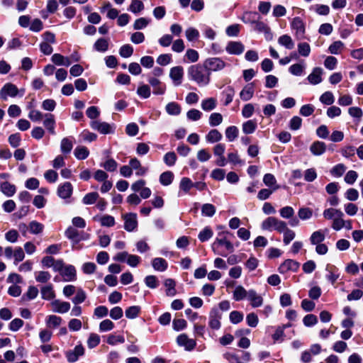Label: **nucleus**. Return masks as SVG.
Segmentation results:
<instances>
[{"instance_id": "nucleus-61", "label": "nucleus", "mask_w": 363, "mask_h": 363, "mask_svg": "<svg viewBox=\"0 0 363 363\" xmlns=\"http://www.w3.org/2000/svg\"><path fill=\"white\" fill-rule=\"evenodd\" d=\"M284 233V238H283V242L284 243V245H288L291 241H292L294 238H295V233L289 229L287 226H286V229L284 230V232H282Z\"/></svg>"}, {"instance_id": "nucleus-3", "label": "nucleus", "mask_w": 363, "mask_h": 363, "mask_svg": "<svg viewBox=\"0 0 363 363\" xmlns=\"http://www.w3.org/2000/svg\"><path fill=\"white\" fill-rule=\"evenodd\" d=\"M286 223L275 217H268L262 221L261 227L264 230H277L281 233L286 229Z\"/></svg>"}, {"instance_id": "nucleus-60", "label": "nucleus", "mask_w": 363, "mask_h": 363, "mask_svg": "<svg viewBox=\"0 0 363 363\" xmlns=\"http://www.w3.org/2000/svg\"><path fill=\"white\" fill-rule=\"evenodd\" d=\"M304 69L305 66L303 65H301L300 63H296L292 65L289 67V72L293 75L301 76L303 74Z\"/></svg>"}, {"instance_id": "nucleus-9", "label": "nucleus", "mask_w": 363, "mask_h": 363, "mask_svg": "<svg viewBox=\"0 0 363 363\" xmlns=\"http://www.w3.org/2000/svg\"><path fill=\"white\" fill-rule=\"evenodd\" d=\"M84 348L82 345H77L73 350H68L65 352V356L69 362H75L79 357L84 355Z\"/></svg>"}, {"instance_id": "nucleus-6", "label": "nucleus", "mask_w": 363, "mask_h": 363, "mask_svg": "<svg viewBox=\"0 0 363 363\" xmlns=\"http://www.w3.org/2000/svg\"><path fill=\"white\" fill-rule=\"evenodd\" d=\"M65 236L72 242V247L76 248L75 245L81 240H84V234L80 233L72 226L67 228L65 232Z\"/></svg>"}, {"instance_id": "nucleus-34", "label": "nucleus", "mask_w": 363, "mask_h": 363, "mask_svg": "<svg viewBox=\"0 0 363 363\" xmlns=\"http://www.w3.org/2000/svg\"><path fill=\"white\" fill-rule=\"evenodd\" d=\"M217 105L216 99L214 98H208L201 102V108L205 111H210L213 110Z\"/></svg>"}, {"instance_id": "nucleus-26", "label": "nucleus", "mask_w": 363, "mask_h": 363, "mask_svg": "<svg viewBox=\"0 0 363 363\" xmlns=\"http://www.w3.org/2000/svg\"><path fill=\"white\" fill-rule=\"evenodd\" d=\"M264 184L271 189L276 191L279 189V186L277 184V179L272 174H266L263 177Z\"/></svg>"}, {"instance_id": "nucleus-8", "label": "nucleus", "mask_w": 363, "mask_h": 363, "mask_svg": "<svg viewBox=\"0 0 363 363\" xmlns=\"http://www.w3.org/2000/svg\"><path fill=\"white\" fill-rule=\"evenodd\" d=\"M184 77V69L182 66L173 67L169 71V77L174 85L179 86L182 84Z\"/></svg>"}, {"instance_id": "nucleus-63", "label": "nucleus", "mask_w": 363, "mask_h": 363, "mask_svg": "<svg viewBox=\"0 0 363 363\" xmlns=\"http://www.w3.org/2000/svg\"><path fill=\"white\" fill-rule=\"evenodd\" d=\"M8 141L12 147H17L20 145L21 142V137L20 133H16L9 135Z\"/></svg>"}, {"instance_id": "nucleus-5", "label": "nucleus", "mask_w": 363, "mask_h": 363, "mask_svg": "<svg viewBox=\"0 0 363 363\" xmlns=\"http://www.w3.org/2000/svg\"><path fill=\"white\" fill-rule=\"evenodd\" d=\"M222 313L218 308H212L209 313L208 325L213 330H218L220 326Z\"/></svg>"}, {"instance_id": "nucleus-28", "label": "nucleus", "mask_w": 363, "mask_h": 363, "mask_svg": "<svg viewBox=\"0 0 363 363\" xmlns=\"http://www.w3.org/2000/svg\"><path fill=\"white\" fill-rule=\"evenodd\" d=\"M42 298L45 300H51L55 297V294L52 284L43 286L40 289Z\"/></svg>"}, {"instance_id": "nucleus-30", "label": "nucleus", "mask_w": 363, "mask_h": 363, "mask_svg": "<svg viewBox=\"0 0 363 363\" xmlns=\"http://www.w3.org/2000/svg\"><path fill=\"white\" fill-rule=\"evenodd\" d=\"M52 62L56 65L60 66H69L71 65V62L68 57H64L60 54L55 53L52 56Z\"/></svg>"}, {"instance_id": "nucleus-64", "label": "nucleus", "mask_w": 363, "mask_h": 363, "mask_svg": "<svg viewBox=\"0 0 363 363\" xmlns=\"http://www.w3.org/2000/svg\"><path fill=\"white\" fill-rule=\"evenodd\" d=\"M100 343V337L96 333H91L87 340V345L89 348L92 349Z\"/></svg>"}, {"instance_id": "nucleus-48", "label": "nucleus", "mask_w": 363, "mask_h": 363, "mask_svg": "<svg viewBox=\"0 0 363 363\" xmlns=\"http://www.w3.org/2000/svg\"><path fill=\"white\" fill-rule=\"evenodd\" d=\"M213 235V230L209 227H206L199 233L198 238L201 242H206Z\"/></svg>"}, {"instance_id": "nucleus-27", "label": "nucleus", "mask_w": 363, "mask_h": 363, "mask_svg": "<svg viewBox=\"0 0 363 363\" xmlns=\"http://www.w3.org/2000/svg\"><path fill=\"white\" fill-rule=\"evenodd\" d=\"M152 266L156 271L164 272L167 269L168 264L164 259L157 257L152 259Z\"/></svg>"}, {"instance_id": "nucleus-20", "label": "nucleus", "mask_w": 363, "mask_h": 363, "mask_svg": "<svg viewBox=\"0 0 363 363\" xmlns=\"http://www.w3.org/2000/svg\"><path fill=\"white\" fill-rule=\"evenodd\" d=\"M327 230H317L313 232L310 237V242L312 245H316L318 244H321L323 241H324L325 238V234L327 233Z\"/></svg>"}, {"instance_id": "nucleus-43", "label": "nucleus", "mask_w": 363, "mask_h": 363, "mask_svg": "<svg viewBox=\"0 0 363 363\" xmlns=\"http://www.w3.org/2000/svg\"><path fill=\"white\" fill-rule=\"evenodd\" d=\"M144 9V4L140 0H131L128 11L134 13H138Z\"/></svg>"}, {"instance_id": "nucleus-51", "label": "nucleus", "mask_w": 363, "mask_h": 363, "mask_svg": "<svg viewBox=\"0 0 363 363\" xmlns=\"http://www.w3.org/2000/svg\"><path fill=\"white\" fill-rule=\"evenodd\" d=\"M216 213V208L213 204L205 203L202 206L201 213L204 216L212 217Z\"/></svg>"}, {"instance_id": "nucleus-21", "label": "nucleus", "mask_w": 363, "mask_h": 363, "mask_svg": "<svg viewBox=\"0 0 363 363\" xmlns=\"http://www.w3.org/2000/svg\"><path fill=\"white\" fill-rule=\"evenodd\" d=\"M43 118H45L43 125L47 128L50 134L55 135V120L54 116L51 113H47L45 114Z\"/></svg>"}, {"instance_id": "nucleus-24", "label": "nucleus", "mask_w": 363, "mask_h": 363, "mask_svg": "<svg viewBox=\"0 0 363 363\" xmlns=\"http://www.w3.org/2000/svg\"><path fill=\"white\" fill-rule=\"evenodd\" d=\"M148 82L153 87V93L156 95H162L165 91V87L161 85V82L155 77H150Z\"/></svg>"}, {"instance_id": "nucleus-35", "label": "nucleus", "mask_w": 363, "mask_h": 363, "mask_svg": "<svg viewBox=\"0 0 363 363\" xmlns=\"http://www.w3.org/2000/svg\"><path fill=\"white\" fill-rule=\"evenodd\" d=\"M248 296V291H246L242 286H238L235 288L233 292V298L237 301H241Z\"/></svg>"}, {"instance_id": "nucleus-33", "label": "nucleus", "mask_w": 363, "mask_h": 363, "mask_svg": "<svg viewBox=\"0 0 363 363\" xmlns=\"http://www.w3.org/2000/svg\"><path fill=\"white\" fill-rule=\"evenodd\" d=\"M164 284L166 287V295L168 296H174L177 294V290L175 289L176 283L172 279H167Z\"/></svg>"}, {"instance_id": "nucleus-19", "label": "nucleus", "mask_w": 363, "mask_h": 363, "mask_svg": "<svg viewBox=\"0 0 363 363\" xmlns=\"http://www.w3.org/2000/svg\"><path fill=\"white\" fill-rule=\"evenodd\" d=\"M255 89L252 83L246 85L240 91V97L244 101L250 100L254 95Z\"/></svg>"}, {"instance_id": "nucleus-14", "label": "nucleus", "mask_w": 363, "mask_h": 363, "mask_svg": "<svg viewBox=\"0 0 363 363\" xmlns=\"http://www.w3.org/2000/svg\"><path fill=\"white\" fill-rule=\"evenodd\" d=\"M73 191V187L70 182H65L62 184L59 185L57 188V195L62 199H69Z\"/></svg>"}, {"instance_id": "nucleus-49", "label": "nucleus", "mask_w": 363, "mask_h": 363, "mask_svg": "<svg viewBox=\"0 0 363 363\" xmlns=\"http://www.w3.org/2000/svg\"><path fill=\"white\" fill-rule=\"evenodd\" d=\"M137 94L141 98L147 99L151 94L150 88L147 84H142L138 86Z\"/></svg>"}, {"instance_id": "nucleus-32", "label": "nucleus", "mask_w": 363, "mask_h": 363, "mask_svg": "<svg viewBox=\"0 0 363 363\" xmlns=\"http://www.w3.org/2000/svg\"><path fill=\"white\" fill-rule=\"evenodd\" d=\"M62 319L55 315H50L46 317L45 323L48 328H57L60 325Z\"/></svg>"}, {"instance_id": "nucleus-42", "label": "nucleus", "mask_w": 363, "mask_h": 363, "mask_svg": "<svg viewBox=\"0 0 363 363\" xmlns=\"http://www.w3.org/2000/svg\"><path fill=\"white\" fill-rule=\"evenodd\" d=\"M225 136L228 141L232 142L238 136V129L236 126L228 127L225 130Z\"/></svg>"}, {"instance_id": "nucleus-25", "label": "nucleus", "mask_w": 363, "mask_h": 363, "mask_svg": "<svg viewBox=\"0 0 363 363\" xmlns=\"http://www.w3.org/2000/svg\"><path fill=\"white\" fill-rule=\"evenodd\" d=\"M299 267V263L293 259H286L279 267L281 272H285L289 270L296 271Z\"/></svg>"}, {"instance_id": "nucleus-7", "label": "nucleus", "mask_w": 363, "mask_h": 363, "mask_svg": "<svg viewBox=\"0 0 363 363\" xmlns=\"http://www.w3.org/2000/svg\"><path fill=\"white\" fill-rule=\"evenodd\" d=\"M18 93L17 86L11 83H6L0 91V97L6 101L9 96L15 97Z\"/></svg>"}, {"instance_id": "nucleus-37", "label": "nucleus", "mask_w": 363, "mask_h": 363, "mask_svg": "<svg viewBox=\"0 0 363 363\" xmlns=\"http://www.w3.org/2000/svg\"><path fill=\"white\" fill-rule=\"evenodd\" d=\"M323 215L325 219L333 220L338 215L344 216V213L340 210L330 208L324 210Z\"/></svg>"}, {"instance_id": "nucleus-22", "label": "nucleus", "mask_w": 363, "mask_h": 363, "mask_svg": "<svg viewBox=\"0 0 363 363\" xmlns=\"http://www.w3.org/2000/svg\"><path fill=\"white\" fill-rule=\"evenodd\" d=\"M254 23L255 24V29L259 32L264 33L265 38L267 40H270L272 39V37H273L272 33L271 32L269 27L267 25H266L263 22L259 21H255Z\"/></svg>"}, {"instance_id": "nucleus-18", "label": "nucleus", "mask_w": 363, "mask_h": 363, "mask_svg": "<svg viewBox=\"0 0 363 363\" xmlns=\"http://www.w3.org/2000/svg\"><path fill=\"white\" fill-rule=\"evenodd\" d=\"M247 299L251 302V305L253 308L259 307L263 303L262 297L257 294V292L253 289L248 291Z\"/></svg>"}, {"instance_id": "nucleus-12", "label": "nucleus", "mask_w": 363, "mask_h": 363, "mask_svg": "<svg viewBox=\"0 0 363 363\" xmlns=\"http://www.w3.org/2000/svg\"><path fill=\"white\" fill-rule=\"evenodd\" d=\"M124 228L128 232L134 230L138 226L137 215L135 213H128L123 216Z\"/></svg>"}, {"instance_id": "nucleus-62", "label": "nucleus", "mask_w": 363, "mask_h": 363, "mask_svg": "<svg viewBox=\"0 0 363 363\" xmlns=\"http://www.w3.org/2000/svg\"><path fill=\"white\" fill-rule=\"evenodd\" d=\"M145 285L150 289H156L159 286L157 278L154 275H149L145 278Z\"/></svg>"}, {"instance_id": "nucleus-11", "label": "nucleus", "mask_w": 363, "mask_h": 363, "mask_svg": "<svg viewBox=\"0 0 363 363\" xmlns=\"http://www.w3.org/2000/svg\"><path fill=\"white\" fill-rule=\"evenodd\" d=\"M91 127L101 134H108L113 132V126L106 122L94 121L91 123Z\"/></svg>"}, {"instance_id": "nucleus-23", "label": "nucleus", "mask_w": 363, "mask_h": 363, "mask_svg": "<svg viewBox=\"0 0 363 363\" xmlns=\"http://www.w3.org/2000/svg\"><path fill=\"white\" fill-rule=\"evenodd\" d=\"M311 153L314 155L319 156L323 155L326 150V145L321 141H315L312 143L310 147Z\"/></svg>"}, {"instance_id": "nucleus-41", "label": "nucleus", "mask_w": 363, "mask_h": 363, "mask_svg": "<svg viewBox=\"0 0 363 363\" xmlns=\"http://www.w3.org/2000/svg\"><path fill=\"white\" fill-rule=\"evenodd\" d=\"M73 147L72 141L68 138H64L61 140L60 149L62 152L67 154L69 153Z\"/></svg>"}, {"instance_id": "nucleus-45", "label": "nucleus", "mask_w": 363, "mask_h": 363, "mask_svg": "<svg viewBox=\"0 0 363 363\" xmlns=\"http://www.w3.org/2000/svg\"><path fill=\"white\" fill-rule=\"evenodd\" d=\"M35 278L38 282L46 283L50 279L51 275L48 272L40 271L35 272Z\"/></svg>"}, {"instance_id": "nucleus-56", "label": "nucleus", "mask_w": 363, "mask_h": 363, "mask_svg": "<svg viewBox=\"0 0 363 363\" xmlns=\"http://www.w3.org/2000/svg\"><path fill=\"white\" fill-rule=\"evenodd\" d=\"M38 292V289L36 286H30L27 292L23 296V299L33 300L37 297Z\"/></svg>"}, {"instance_id": "nucleus-52", "label": "nucleus", "mask_w": 363, "mask_h": 363, "mask_svg": "<svg viewBox=\"0 0 363 363\" xmlns=\"http://www.w3.org/2000/svg\"><path fill=\"white\" fill-rule=\"evenodd\" d=\"M291 27L294 30H296V34H303L304 26L302 21L299 18H295L293 19L291 23Z\"/></svg>"}, {"instance_id": "nucleus-47", "label": "nucleus", "mask_w": 363, "mask_h": 363, "mask_svg": "<svg viewBox=\"0 0 363 363\" xmlns=\"http://www.w3.org/2000/svg\"><path fill=\"white\" fill-rule=\"evenodd\" d=\"M140 312V307L138 306H130V307H128L126 310H125V316L128 318H130V319H133V318H135L136 317H138V315H139Z\"/></svg>"}, {"instance_id": "nucleus-17", "label": "nucleus", "mask_w": 363, "mask_h": 363, "mask_svg": "<svg viewBox=\"0 0 363 363\" xmlns=\"http://www.w3.org/2000/svg\"><path fill=\"white\" fill-rule=\"evenodd\" d=\"M64 281H71L76 279V270L72 265H65L60 273Z\"/></svg>"}, {"instance_id": "nucleus-57", "label": "nucleus", "mask_w": 363, "mask_h": 363, "mask_svg": "<svg viewBox=\"0 0 363 363\" xmlns=\"http://www.w3.org/2000/svg\"><path fill=\"white\" fill-rule=\"evenodd\" d=\"M320 101L325 105H331L334 103L335 98L332 92L325 91L320 96Z\"/></svg>"}, {"instance_id": "nucleus-38", "label": "nucleus", "mask_w": 363, "mask_h": 363, "mask_svg": "<svg viewBox=\"0 0 363 363\" xmlns=\"http://www.w3.org/2000/svg\"><path fill=\"white\" fill-rule=\"evenodd\" d=\"M74 155L78 160H85L89 155V151L84 146H78L74 149Z\"/></svg>"}, {"instance_id": "nucleus-53", "label": "nucleus", "mask_w": 363, "mask_h": 363, "mask_svg": "<svg viewBox=\"0 0 363 363\" xmlns=\"http://www.w3.org/2000/svg\"><path fill=\"white\" fill-rule=\"evenodd\" d=\"M225 96V102L224 105L228 106L230 104L233 99L235 95V90L231 86H228L223 92Z\"/></svg>"}, {"instance_id": "nucleus-13", "label": "nucleus", "mask_w": 363, "mask_h": 363, "mask_svg": "<svg viewBox=\"0 0 363 363\" xmlns=\"http://www.w3.org/2000/svg\"><path fill=\"white\" fill-rule=\"evenodd\" d=\"M225 50L228 54L239 55L245 50V46L240 42L230 41L227 44Z\"/></svg>"}, {"instance_id": "nucleus-36", "label": "nucleus", "mask_w": 363, "mask_h": 363, "mask_svg": "<svg viewBox=\"0 0 363 363\" xmlns=\"http://www.w3.org/2000/svg\"><path fill=\"white\" fill-rule=\"evenodd\" d=\"M278 43L289 50H291L294 48V43L292 38L288 35L280 36L278 39Z\"/></svg>"}, {"instance_id": "nucleus-1", "label": "nucleus", "mask_w": 363, "mask_h": 363, "mask_svg": "<svg viewBox=\"0 0 363 363\" xmlns=\"http://www.w3.org/2000/svg\"><path fill=\"white\" fill-rule=\"evenodd\" d=\"M187 73L189 79L195 82L199 86H205L210 82V73L204 68V66L191 65L188 68Z\"/></svg>"}, {"instance_id": "nucleus-54", "label": "nucleus", "mask_w": 363, "mask_h": 363, "mask_svg": "<svg viewBox=\"0 0 363 363\" xmlns=\"http://www.w3.org/2000/svg\"><path fill=\"white\" fill-rule=\"evenodd\" d=\"M174 175L172 172H164L160 177V182L164 186L169 185L173 180Z\"/></svg>"}, {"instance_id": "nucleus-55", "label": "nucleus", "mask_w": 363, "mask_h": 363, "mask_svg": "<svg viewBox=\"0 0 363 363\" xmlns=\"http://www.w3.org/2000/svg\"><path fill=\"white\" fill-rule=\"evenodd\" d=\"M223 122V116L219 113H213L209 116V125L212 127L218 126Z\"/></svg>"}, {"instance_id": "nucleus-31", "label": "nucleus", "mask_w": 363, "mask_h": 363, "mask_svg": "<svg viewBox=\"0 0 363 363\" xmlns=\"http://www.w3.org/2000/svg\"><path fill=\"white\" fill-rule=\"evenodd\" d=\"M1 191L6 196L10 197L16 193V186L8 182H4L1 184Z\"/></svg>"}, {"instance_id": "nucleus-44", "label": "nucleus", "mask_w": 363, "mask_h": 363, "mask_svg": "<svg viewBox=\"0 0 363 363\" xmlns=\"http://www.w3.org/2000/svg\"><path fill=\"white\" fill-rule=\"evenodd\" d=\"M28 228L32 234H39L43 232L44 225L35 220H33L29 223Z\"/></svg>"}, {"instance_id": "nucleus-40", "label": "nucleus", "mask_w": 363, "mask_h": 363, "mask_svg": "<svg viewBox=\"0 0 363 363\" xmlns=\"http://www.w3.org/2000/svg\"><path fill=\"white\" fill-rule=\"evenodd\" d=\"M257 126V122L255 120H249L242 124V131L245 134H251L255 131Z\"/></svg>"}, {"instance_id": "nucleus-2", "label": "nucleus", "mask_w": 363, "mask_h": 363, "mask_svg": "<svg viewBox=\"0 0 363 363\" xmlns=\"http://www.w3.org/2000/svg\"><path fill=\"white\" fill-rule=\"evenodd\" d=\"M229 232H223L218 234L219 237L216 238L214 242H213L211 245L212 250L214 252V253L220 255L223 257H226L227 253L225 252L218 251L219 247H224L225 250L228 253H232L234 252L235 248L233 245V243L229 241L226 237L225 234H229Z\"/></svg>"}, {"instance_id": "nucleus-15", "label": "nucleus", "mask_w": 363, "mask_h": 363, "mask_svg": "<svg viewBox=\"0 0 363 363\" xmlns=\"http://www.w3.org/2000/svg\"><path fill=\"white\" fill-rule=\"evenodd\" d=\"M177 344L179 346H183L186 350H192L196 347V341L190 339L186 334H181L177 338Z\"/></svg>"}, {"instance_id": "nucleus-29", "label": "nucleus", "mask_w": 363, "mask_h": 363, "mask_svg": "<svg viewBox=\"0 0 363 363\" xmlns=\"http://www.w3.org/2000/svg\"><path fill=\"white\" fill-rule=\"evenodd\" d=\"M222 134L216 129L211 130L206 135V140L209 143H215L221 140Z\"/></svg>"}, {"instance_id": "nucleus-10", "label": "nucleus", "mask_w": 363, "mask_h": 363, "mask_svg": "<svg viewBox=\"0 0 363 363\" xmlns=\"http://www.w3.org/2000/svg\"><path fill=\"white\" fill-rule=\"evenodd\" d=\"M52 311L57 313H65L70 309V303L67 301H62L60 299H55L50 303Z\"/></svg>"}, {"instance_id": "nucleus-59", "label": "nucleus", "mask_w": 363, "mask_h": 363, "mask_svg": "<svg viewBox=\"0 0 363 363\" xmlns=\"http://www.w3.org/2000/svg\"><path fill=\"white\" fill-rule=\"evenodd\" d=\"M185 35L189 41H194L199 38V32L194 28H188L185 31Z\"/></svg>"}, {"instance_id": "nucleus-50", "label": "nucleus", "mask_w": 363, "mask_h": 363, "mask_svg": "<svg viewBox=\"0 0 363 363\" xmlns=\"http://www.w3.org/2000/svg\"><path fill=\"white\" fill-rule=\"evenodd\" d=\"M99 198V195L96 192H91L86 194L82 199V201L86 205L94 203Z\"/></svg>"}, {"instance_id": "nucleus-58", "label": "nucleus", "mask_w": 363, "mask_h": 363, "mask_svg": "<svg viewBox=\"0 0 363 363\" xmlns=\"http://www.w3.org/2000/svg\"><path fill=\"white\" fill-rule=\"evenodd\" d=\"M344 44L340 40H337L332 43L328 48L329 52L333 55H337L340 53L343 49Z\"/></svg>"}, {"instance_id": "nucleus-16", "label": "nucleus", "mask_w": 363, "mask_h": 363, "mask_svg": "<svg viewBox=\"0 0 363 363\" xmlns=\"http://www.w3.org/2000/svg\"><path fill=\"white\" fill-rule=\"evenodd\" d=\"M323 69L321 67H315L313 69L311 73L308 76L307 79L309 83L313 85H316L322 82V74Z\"/></svg>"}, {"instance_id": "nucleus-46", "label": "nucleus", "mask_w": 363, "mask_h": 363, "mask_svg": "<svg viewBox=\"0 0 363 363\" xmlns=\"http://www.w3.org/2000/svg\"><path fill=\"white\" fill-rule=\"evenodd\" d=\"M166 111L169 115L177 116L179 115L181 112L180 106L175 102H170L166 106Z\"/></svg>"}, {"instance_id": "nucleus-39", "label": "nucleus", "mask_w": 363, "mask_h": 363, "mask_svg": "<svg viewBox=\"0 0 363 363\" xmlns=\"http://www.w3.org/2000/svg\"><path fill=\"white\" fill-rule=\"evenodd\" d=\"M94 49L101 52H105L108 49V40L105 38H99L98 39L94 45Z\"/></svg>"}, {"instance_id": "nucleus-4", "label": "nucleus", "mask_w": 363, "mask_h": 363, "mask_svg": "<svg viewBox=\"0 0 363 363\" xmlns=\"http://www.w3.org/2000/svg\"><path fill=\"white\" fill-rule=\"evenodd\" d=\"M227 64L220 57H209L203 62V66L211 74L212 72H220L223 70Z\"/></svg>"}]
</instances>
